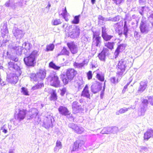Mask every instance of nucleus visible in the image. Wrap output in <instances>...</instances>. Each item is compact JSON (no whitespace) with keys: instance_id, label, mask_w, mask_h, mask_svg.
<instances>
[{"instance_id":"obj_1","label":"nucleus","mask_w":153,"mask_h":153,"mask_svg":"<svg viewBox=\"0 0 153 153\" xmlns=\"http://www.w3.org/2000/svg\"><path fill=\"white\" fill-rule=\"evenodd\" d=\"M39 53L37 50L33 51L30 55L24 59L25 64L27 68L34 67L36 65V58L38 56Z\"/></svg>"},{"instance_id":"obj_2","label":"nucleus","mask_w":153,"mask_h":153,"mask_svg":"<svg viewBox=\"0 0 153 153\" xmlns=\"http://www.w3.org/2000/svg\"><path fill=\"white\" fill-rule=\"evenodd\" d=\"M0 28L2 36L3 39L2 41L0 40V47L5 46L8 42L9 40L8 37V30L6 23L4 22L1 24Z\"/></svg>"},{"instance_id":"obj_3","label":"nucleus","mask_w":153,"mask_h":153,"mask_svg":"<svg viewBox=\"0 0 153 153\" xmlns=\"http://www.w3.org/2000/svg\"><path fill=\"white\" fill-rule=\"evenodd\" d=\"M128 65V61L125 59H121L119 61L117 65V75L120 79L125 74V72L127 68H130Z\"/></svg>"},{"instance_id":"obj_4","label":"nucleus","mask_w":153,"mask_h":153,"mask_svg":"<svg viewBox=\"0 0 153 153\" xmlns=\"http://www.w3.org/2000/svg\"><path fill=\"white\" fill-rule=\"evenodd\" d=\"M77 73V71L74 69L69 68L67 69L66 76H64L62 79L64 84H67L69 81H71Z\"/></svg>"},{"instance_id":"obj_5","label":"nucleus","mask_w":153,"mask_h":153,"mask_svg":"<svg viewBox=\"0 0 153 153\" xmlns=\"http://www.w3.org/2000/svg\"><path fill=\"white\" fill-rule=\"evenodd\" d=\"M17 2H15V0H9L5 4V7H10L13 9L18 7H22L26 4V1L24 0H17Z\"/></svg>"},{"instance_id":"obj_6","label":"nucleus","mask_w":153,"mask_h":153,"mask_svg":"<svg viewBox=\"0 0 153 153\" xmlns=\"http://www.w3.org/2000/svg\"><path fill=\"white\" fill-rule=\"evenodd\" d=\"M151 28V26L149 22L144 20L141 21L140 26V29L141 33L144 34H146Z\"/></svg>"},{"instance_id":"obj_7","label":"nucleus","mask_w":153,"mask_h":153,"mask_svg":"<svg viewBox=\"0 0 153 153\" xmlns=\"http://www.w3.org/2000/svg\"><path fill=\"white\" fill-rule=\"evenodd\" d=\"M9 71L13 73H17V75H20L22 73L20 67L13 61H10L8 63Z\"/></svg>"},{"instance_id":"obj_8","label":"nucleus","mask_w":153,"mask_h":153,"mask_svg":"<svg viewBox=\"0 0 153 153\" xmlns=\"http://www.w3.org/2000/svg\"><path fill=\"white\" fill-rule=\"evenodd\" d=\"M18 76L17 75V73H11L9 71L7 73L6 80L9 82L15 84L18 81Z\"/></svg>"},{"instance_id":"obj_9","label":"nucleus","mask_w":153,"mask_h":153,"mask_svg":"<svg viewBox=\"0 0 153 153\" xmlns=\"http://www.w3.org/2000/svg\"><path fill=\"white\" fill-rule=\"evenodd\" d=\"M50 84L55 87H59L60 85V81L56 74L51 75L50 77Z\"/></svg>"},{"instance_id":"obj_10","label":"nucleus","mask_w":153,"mask_h":153,"mask_svg":"<svg viewBox=\"0 0 153 153\" xmlns=\"http://www.w3.org/2000/svg\"><path fill=\"white\" fill-rule=\"evenodd\" d=\"M26 111L24 109H19L18 112L15 114V119L19 121L23 120L25 117Z\"/></svg>"},{"instance_id":"obj_11","label":"nucleus","mask_w":153,"mask_h":153,"mask_svg":"<svg viewBox=\"0 0 153 153\" xmlns=\"http://www.w3.org/2000/svg\"><path fill=\"white\" fill-rule=\"evenodd\" d=\"M101 38L96 33H94L93 35V41L92 46L95 47H100L101 43Z\"/></svg>"},{"instance_id":"obj_12","label":"nucleus","mask_w":153,"mask_h":153,"mask_svg":"<svg viewBox=\"0 0 153 153\" xmlns=\"http://www.w3.org/2000/svg\"><path fill=\"white\" fill-rule=\"evenodd\" d=\"M12 32L14 36L17 39H20L24 35V32L23 30H19L16 27L13 28Z\"/></svg>"},{"instance_id":"obj_13","label":"nucleus","mask_w":153,"mask_h":153,"mask_svg":"<svg viewBox=\"0 0 153 153\" xmlns=\"http://www.w3.org/2000/svg\"><path fill=\"white\" fill-rule=\"evenodd\" d=\"M59 113L62 116H66L67 117L69 115L70 116V113L68 108L63 106H60L58 109Z\"/></svg>"},{"instance_id":"obj_14","label":"nucleus","mask_w":153,"mask_h":153,"mask_svg":"<svg viewBox=\"0 0 153 153\" xmlns=\"http://www.w3.org/2000/svg\"><path fill=\"white\" fill-rule=\"evenodd\" d=\"M21 42L20 40L17 41L16 42V46L12 47V49L15 50L16 54L20 55L22 54V50L23 48L21 46Z\"/></svg>"},{"instance_id":"obj_15","label":"nucleus","mask_w":153,"mask_h":153,"mask_svg":"<svg viewBox=\"0 0 153 153\" xmlns=\"http://www.w3.org/2000/svg\"><path fill=\"white\" fill-rule=\"evenodd\" d=\"M109 53L108 49L104 48L102 51L98 54V56L99 59L102 61H105L106 55Z\"/></svg>"},{"instance_id":"obj_16","label":"nucleus","mask_w":153,"mask_h":153,"mask_svg":"<svg viewBox=\"0 0 153 153\" xmlns=\"http://www.w3.org/2000/svg\"><path fill=\"white\" fill-rule=\"evenodd\" d=\"M80 33V30L78 26H76L73 30L72 31L69 33V36L71 38H74L79 36Z\"/></svg>"},{"instance_id":"obj_17","label":"nucleus","mask_w":153,"mask_h":153,"mask_svg":"<svg viewBox=\"0 0 153 153\" xmlns=\"http://www.w3.org/2000/svg\"><path fill=\"white\" fill-rule=\"evenodd\" d=\"M67 45L72 54H75L78 51L77 46L74 42L68 43Z\"/></svg>"},{"instance_id":"obj_18","label":"nucleus","mask_w":153,"mask_h":153,"mask_svg":"<svg viewBox=\"0 0 153 153\" xmlns=\"http://www.w3.org/2000/svg\"><path fill=\"white\" fill-rule=\"evenodd\" d=\"M88 62L89 60L88 59H85L81 63L74 62L73 65L75 68L82 69L84 66L88 65Z\"/></svg>"},{"instance_id":"obj_19","label":"nucleus","mask_w":153,"mask_h":153,"mask_svg":"<svg viewBox=\"0 0 153 153\" xmlns=\"http://www.w3.org/2000/svg\"><path fill=\"white\" fill-rule=\"evenodd\" d=\"M144 140H148L151 137L153 138V129L149 128L146 131L144 134Z\"/></svg>"},{"instance_id":"obj_20","label":"nucleus","mask_w":153,"mask_h":153,"mask_svg":"<svg viewBox=\"0 0 153 153\" xmlns=\"http://www.w3.org/2000/svg\"><path fill=\"white\" fill-rule=\"evenodd\" d=\"M126 46V45L125 44H121L118 46L114 53V55L115 58L118 56L120 52V50L123 51L124 50Z\"/></svg>"},{"instance_id":"obj_21","label":"nucleus","mask_w":153,"mask_h":153,"mask_svg":"<svg viewBox=\"0 0 153 153\" xmlns=\"http://www.w3.org/2000/svg\"><path fill=\"white\" fill-rule=\"evenodd\" d=\"M72 108L73 111L75 113H77L81 108V105L76 101H74L73 102L72 105Z\"/></svg>"},{"instance_id":"obj_22","label":"nucleus","mask_w":153,"mask_h":153,"mask_svg":"<svg viewBox=\"0 0 153 153\" xmlns=\"http://www.w3.org/2000/svg\"><path fill=\"white\" fill-rule=\"evenodd\" d=\"M140 86L139 87L138 91L139 93H142L146 89L147 84V82L146 81H142L140 83Z\"/></svg>"},{"instance_id":"obj_23","label":"nucleus","mask_w":153,"mask_h":153,"mask_svg":"<svg viewBox=\"0 0 153 153\" xmlns=\"http://www.w3.org/2000/svg\"><path fill=\"white\" fill-rule=\"evenodd\" d=\"M81 96L90 98V95L89 93V91L88 90V86L87 85H85L82 91Z\"/></svg>"},{"instance_id":"obj_24","label":"nucleus","mask_w":153,"mask_h":153,"mask_svg":"<svg viewBox=\"0 0 153 153\" xmlns=\"http://www.w3.org/2000/svg\"><path fill=\"white\" fill-rule=\"evenodd\" d=\"M46 74L45 70H39V71L37 73V76H38L39 81H40L44 79L45 77Z\"/></svg>"},{"instance_id":"obj_25","label":"nucleus","mask_w":153,"mask_h":153,"mask_svg":"<svg viewBox=\"0 0 153 153\" xmlns=\"http://www.w3.org/2000/svg\"><path fill=\"white\" fill-rule=\"evenodd\" d=\"M91 91L94 94L100 91L102 88L101 85L97 84L92 85L91 87Z\"/></svg>"},{"instance_id":"obj_26","label":"nucleus","mask_w":153,"mask_h":153,"mask_svg":"<svg viewBox=\"0 0 153 153\" xmlns=\"http://www.w3.org/2000/svg\"><path fill=\"white\" fill-rule=\"evenodd\" d=\"M54 120V119L52 117H50L47 121L46 123L44 124V126L45 128L46 129H48L50 127L52 128L53 126V124L52 123L53 120Z\"/></svg>"},{"instance_id":"obj_27","label":"nucleus","mask_w":153,"mask_h":153,"mask_svg":"<svg viewBox=\"0 0 153 153\" xmlns=\"http://www.w3.org/2000/svg\"><path fill=\"white\" fill-rule=\"evenodd\" d=\"M22 45V47H24V48L25 49V50L28 51V52L29 53L30 52V50L32 48V45L29 43L24 42L23 44L21 43Z\"/></svg>"},{"instance_id":"obj_28","label":"nucleus","mask_w":153,"mask_h":153,"mask_svg":"<svg viewBox=\"0 0 153 153\" xmlns=\"http://www.w3.org/2000/svg\"><path fill=\"white\" fill-rule=\"evenodd\" d=\"M113 27L116 32L122 30L123 25H120V22H117L114 24Z\"/></svg>"},{"instance_id":"obj_29","label":"nucleus","mask_w":153,"mask_h":153,"mask_svg":"<svg viewBox=\"0 0 153 153\" xmlns=\"http://www.w3.org/2000/svg\"><path fill=\"white\" fill-rule=\"evenodd\" d=\"M129 30L127 25L126 22L125 21L123 26V34L125 35L126 38L128 37V33Z\"/></svg>"},{"instance_id":"obj_30","label":"nucleus","mask_w":153,"mask_h":153,"mask_svg":"<svg viewBox=\"0 0 153 153\" xmlns=\"http://www.w3.org/2000/svg\"><path fill=\"white\" fill-rule=\"evenodd\" d=\"M69 54V52L67 50L66 48L64 47L61 51L59 53H58L57 56H59L62 55H66L68 56Z\"/></svg>"},{"instance_id":"obj_31","label":"nucleus","mask_w":153,"mask_h":153,"mask_svg":"<svg viewBox=\"0 0 153 153\" xmlns=\"http://www.w3.org/2000/svg\"><path fill=\"white\" fill-rule=\"evenodd\" d=\"M146 109H145V105H143V106H141L138 111V114L139 116H144L145 114Z\"/></svg>"},{"instance_id":"obj_32","label":"nucleus","mask_w":153,"mask_h":153,"mask_svg":"<svg viewBox=\"0 0 153 153\" xmlns=\"http://www.w3.org/2000/svg\"><path fill=\"white\" fill-rule=\"evenodd\" d=\"M49 66L50 68L56 70H59L61 67L57 66L53 61L51 62L49 64Z\"/></svg>"},{"instance_id":"obj_33","label":"nucleus","mask_w":153,"mask_h":153,"mask_svg":"<svg viewBox=\"0 0 153 153\" xmlns=\"http://www.w3.org/2000/svg\"><path fill=\"white\" fill-rule=\"evenodd\" d=\"M80 140H77L76 142L74 143L73 148V151H75L77 150L79 148V146H81Z\"/></svg>"},{"instance_id":"obj_34","label":"nucleus","mask_w":153,"mask_h":153,"mask_svg":"<svg viewBox=\"0 0 153 153\" xmlns=\"http://www.w3.org/2000/svg\"><path fill=\"white\" fill-rule=\"evenodd\" d=\"M111 127H107L104 128L101 131L100 133L102 134H108L111 133Z\"/></svg>"},{"instance_id":"obj_35","label":"nucleus","mask_w":153,"mask_h":153,"mask_svg":"<svg viewBox=\"0 0 153 153\" xmlns=\"http://www.w3.org/2000/svg\"><path fill=\"white\" fill-rule=\"evenodd\" d=\"M62 146L61 142L57 140L56 143V146L54 149V151L56 152H58L60 149L62 148Z\"/></svg>"},{"instance_id":"obj_36","label":"nucleus","mask_w":153,"mask_h":153,"mask_svg":"<svg viewBox=\"0 0 153 153\" xmlns=\"http://www.w3.org/2000/svg\"><path fill=\"white\" fill-rule=\"evenodd\" d=\"M80 17V15L74 16L73 20L71 22L72 23L74 24H78L79 22V18Z\"/></svg>"},{"instance_id":"obj_37","label":"nucleus","mask_w":153,"mask_h":153,"mask_svg":"<svg viewBox=\"0 0 153 153\" xmlns=\"http://www.w3.org/2000/svg\"><path fill=\"white\" fill-rule=\"evenodd\" d=\"M97 79L100 81L103 82L104 80V75L102 73H97L96 75Z\"/></svg>"},{"instance_id":"obj_38","label":"nucleus","mask_w":153,"mask_h":153,"mask_svg":"<svg viewBox=\"0 0 153 153\" xmlns=\"http://www.w3.org/2000/svg\"><path fill=\"white\" fill-rule=\"evenodd\" d=\"M105 46L111 50L114 48V42H108L105 43Z\"/></svg>"},{"instance_id":"obj_39","label":"nucleus","mask_w":153,"mask_h":153,"mask_svg":"<svg viewBox=\"0 0 153 153\" xmlns=\"http://www.w3.org/2000/svg\"><path fill=\"white\" fill-rule=\"evenodd\" d=\"M44 85L42 83H39L33 86L32 87V89L33 90H35L37 89H40Z\"/></svg>"},{"instance_id":"obj_40","label":"nucleus","mask_w":153,"mask_h":153,"mask_svg":"<svg viewBox=\"0 0 153 153\" xmlns=\"http://www.w3.org/2000/svg\"><path fill=\"white\" fill-rule=\"evenodd\" d=\"M30 77L31 81H39L38 76H37V74H32L30 75Z\"/></svg>"},{"instance_id":"obj_41","label":"nucleus","mask_w":153,"mask_h":153,"mask_svg":"<svg viewBox=\"0 0 153 153\" xmlns=\"http://www.w3.org/2000/svg\"><path fill=\"white\" fill-rule=\"evenodd\" d=\"M57 99V96L56 93L55 91H53L52 92L51 94V96L50 97V100H51L54 101L56 100Z\"/></svg>"},{"instance_id":"obj_42","label":"nucleus","mask_w":153,"mask_h":153,"mask_svg":"<svg viewBox=\"0 0 153 153\" xmlns=\"http://www.w3.org/2000/svg\"><path fill=\"white\" fill-rule=\"evenodd\" d=\"M128 109H129V108H127L125 107L121 108L119 111H117L116 112V114L117 115H119L120 114L124 113L127 111Z\"/></svg>"},{"instance_id":"obj_43","label":"nucleus","mask_w":153,"mask_h":153,"mask_svg":"<svg viewBox=\"0 0 153 153\" xmlns=\"http://www.w3.org/2000/svg\"><path fill=\"white\" fill-rule=\"evenodd\" d=\"M102 36L104 40L106 41L110 40L113 37V36L108 35L107 33Z\"/></svg>"},{"instance_id":"obj_44","label":"nucleus","mask_w":153,"mask_h":153,"mask_svg":"<svg viewBox=\"0 0 153 153\" xmlns=\"http://www.w3.org/2000/svg\"><path fill=\"white\" fill-rule=\"evenodd\" d=\"M9 126V125L7 126L6 125H4L3 126V124L2 126H1V130H2L3 132L5 134L7 132V127Z\"/></svg>"},{"instance_id":"obj_45","label":"nucleus","mask_w":153,"mask_h":153,"mask_svg":"<svg viewBox=\"0 0 153 153\" xmlns=\"http://www.w3.org/2000/svg\"><path fill=\"white\" fill-rule=\"evenodd\" d=\"M54 48V45L53 44H51L47 46L46 51H52L53 50Z\"/></svg>"},{"instance_id":"obj_46","label":"nucleus","mask_w":153,"mask_h":153,"mask_svg":"<svg viewBox=\"0 0 153 153\" xmlns=\"http://www.w3.org/2000/svg\"><path fill=\"white\" fill-rule=\"evenodd\" d=\"M33 114H32V113L31 112H29V115L28 116V118L29 119H32L33 118H36V117L38 115V113L35 111L33 112Z\"/></svg>"},{"instance_id":"obj_47","label":"nucleus","mask_w":153,"mask_h":153,"mask_svg":"<svg viewBox=\"0 0 153 153\" xmlns=\"http://www.w3.org/2000/svg\"><path fill=\"white\" fill-rule=\"evenodd\" d=\"M62 13L61 14V15H62L63 18L66 21H68V19H66V16L67 14V11L66 8L65 7V9H63L62 10Z\"/></svg>"},{"instance_id":"obj_48","label":"nucleus","mask_w":153,"mask_h":153,"mask_svg":"<svg viewBox=\"0 0 153 153\" xmlns=\"http://www.w3.org/2000/svg\"><path fill=\"white\" fill-rule=\"evenodd\" d=\"M83 128L82 127L79 128V127L77 126L74 130V131L77 133L81 134L83 132Z\"/></svg>"},{"instance_id":"obj_49","label":"nucleus","mask_w":153,"mask_h":153,"mask_svg":"<svg viewBox=\"0 0 153 153\" xmlns=\"http://www.w3.org/2000/svg\"><path fill=\"white\" fill-rule=\"evenodd\" d=\"M111 133L115 134L117 133L118 131V127L116 126L111 127Z\"/></svg>"},{"instance_id":"obj_50","label":"nucleus","mask_w":153,"mask_h":153,"mask_svg":"<svg viewBox=\"0 0 153 153\" xmlns=\"http://www.w3.org/2000/svg\"><path fill=\"white\" fill-rule=\"evenodd\" d=\"M21 92L23 94L25 95H28V91L27 89L24 87H22L21 88Z\"/></svg>"},{"instance_id":"obj_51","label":"nucleus","mask_w":153,"mask_h":153,"mask_svg":"<svg viewBox=\"0 0 153 153\" xmlns=\"http://www.w3.org/2000/svg\"><path fill=\"white\" fill-rule=\"evenodd\" d=\"M143 7H139L138 8L139 13L142 16H143L144 13Z\"/></svg>"},{"instance_id":"obj_52","label":"nucleus","mask_w":153,"mask_h":153,"mask_svg":"<svg viewBox=\"0 0 153 153\" xmlns=\"http://www.w3.org/2000/svg\"><path fill=\"white\" fill-rule=\"evenodd\" d=\"M107 29L105 26L102 27V36L107 34Z\"/></svg>"},{"instance_id":"obj_53","label":"nucleus","mask_w":153,"mask_h":153,"mask_svg":"<svg viewBox=\"0 0 153 153\" xmlns=\"http://www.w3.org/2000/svg\"><path fill=\"white\" fill-rule=\"evenodd\" d=\"M77 126L76 125L72 123H70L68 125V126L69 127L71 128L74 131L75 128H76V127Z\"/></svg>"},{"instance_id":"obj_54","label":"nucleus","mask_w":153,"mask_h":153,"mask_svg":"<svg viewBox=\"0 0 153 153\" xmlns=\"http://www.w3.org/2000/svg\"><path fill=\"white\" fill-rule=\"evenodd\" d=\"M92 72L91 71H89L87 73V76L88 80H90L92 78Z\"/></svg>"},{"instance_id":"obj_55","label":"nucleus","mask_w":153,"mask_h":153,"mask_svg":"<svg viewBox=\"0 0 153 153\" xmlns=\"http://www.w3.org/2000/svg\"><path fill=\"white\" fill-rule=\"evenodd\" d=\"M61 22L59 19H56L53 20V25H58L60 24Z\"/></svg>"},{"instance_id":"obj_56","label":"nucleus","mask_w":153,"mask_h":153,"mask_svg":"<svg viewBox=\"0 0 153 153\" xmlns=\"http://www.w3.org/2000/svg\"><path fill=\"white\" fill-rule=\"evenodd\" d=\"M120 17L119 15L115 16L114 17H112V22H116L120 20Z\"/></svg>"},{"instance_id":"obj_57","label":"nucleus","mask_w":153,"mask_h":153,"mask_svg":"<svg viewBox=\"0 0 153 153\" xmlns=\"http://www.w3.org/2000/svg\"><path fill=\"white\" fill-rule=\"evenodd\" d=\"M149 102L150 104L153 106V96H150L147 97Z\"/></svg>"},{"instance_id":"obj_58","label":"nucleus","mask_w":153,"mask_h":153,"mask_svg":"<svg viewBox=\"0 0 153 153\" xmlns=\"http://www.w3.org/2000/svg\"><path fill=\"white\" fill-rule=\"evenodd\" d=\"M114 2V3L116 4V5H118L121 4L123 1V0H112Z\"/></svg>"},{"instance_id":"obj_59","label":"nucleus","mask_w":153,"mask_h":153,"mask_svg":"<svg viewBox=\"0 0 153 153\" xmlns=\"http://www.w3.org/2000/svg\"><path fill=\"white\" fill-rule=\"evenodd\" d=\"M83 82L82 81H79L77 82V84L78 86V89H81L82 87V85H83Z\"/></svg>"},{"instance_id":"obj_60","label":"nucleus","mask_w":153,"mask_h":153,"mask_svg":"<svg viewBox=\"0 0 153 153\" xmlns=\"http://www.w3.org/2000/svg\"><path fill=\"white\" fill-rule=\"evenodd\" d=\"M61 90L60 94L61 96H63L65 93L66 91V88H62Z\"/></svg>"},{"instance_id":"obj_61","label":"nucleus","mask_w":153,"mask_h":153,"mask_svg":"<svg viewBox=\"0 0 153 153\" xmlns=\"http://www.w3.org/2000/svg\"><path fill=\"white\" fill-rule=\"evenodd\" d=\"M149 101L148 100L146 99H143L142 101V103L143 104V105H146V107L148 105L149 103Z\"/></svg>"},{"instance_id":"obj_62","label":"nucleus","mask_w":153,"mask_h":153,"mask_svg":"<svg viewBox=\"0 0 153 153\" xmlns=\"http://www.w3.org/2000/svg\"><path fill=\"white\" fill-rule=\"evenodd\" d=\"M104 17H103L101 15H99L98 16V20H99V24H100L101 23L100 20H102V21H104Z\"/></svg>"},{"instance_id":"obj_63","label":"nucleus","mask_w":153,"mask_h":153,"mask_svg":"<svg viewBox=\"0 0 153 153\" xmlns=\"http://www.w3.org/2000/svg\"><path fill=\"white\" fill-rule=\"evenodd\" d=\"M143 8L144 10V11L145 13H146L150 10L149 7L146 6H143Z\"/></svg>"},{"instance_id":"obj_64","label":"nucleus","mask_w":153,"mask_h":153,"mask_svg":"<svg viewBox=\"0 0 153 153\" xmlns=\"http://www.w3.org/2000/svg\"><path fill=\"white\" fill-rule=\"evenodd\" d=\"M134 36L135 38H138L139 37V35L137 31H134Z\"/></svg>"}]
</instances>
